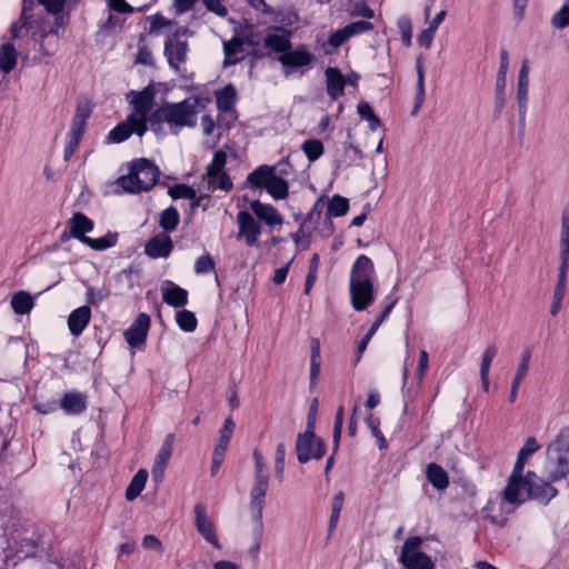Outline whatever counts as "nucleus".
Masks as SVG:
<instances>
[{
	"mask_svg": "<svg viewBox=\"0 0 569 569\" xmlns=\"http://www.w3.org/2000/svg\"><path fill=\"white\" fill-rule=\"evenodd\" d=\"M558 495V490L549 482L539 478L535 472L528 471L523 476V470L513 468L502 497L488 501L483 511L491 522L502 525L513 508L529 499L547 505Z\"/></svg>",
	"mask_w": 569,
	"mask_h": 569,
	"instance_id": "f257e3e1",
	"label": "nucleus"
},
{
	"mask_svg": "<svg viewBox=\"0 0 569 569\" xmlns=\"http://www.w3.org/2000/svg\"><path fill=\"white\" fill-rule=\"evenodd\" d=\"M130 94L132 96L130 100L132 111L127 116L126 120L119 122L110 130L107 136L108 143L123 142L133 133L142 137L148 130V116L153 107L156 90L149 84L141 91H131Z\"/></svg>",
	"mask_w": 569,
	"mask_h": 569,
	"instance_id": "f03ea898",
	"label": "nucleus"
},
{
	"mask_svg": "<svg viewBox=\"0 0 569 569\" xmlns=\"http://www.w3.org/2000/svg\"><path fill=\"white\" fill-rule=\"evenodd\" d=\"M373 262L366 254H360L350 270L349 295L350 303L356 311L368 309L375 301Z\"/></svg>",
	"mask_w": 569,
	"mask_h": 569,
	"instance_id": "7ed1b4c3",
	"label": "nucleus"
},
{
	"mask_svg": "<svg viewBox=\"0 0 569 569\" xmlns=\"http://www.w3.org/2000/svg\"><path fill=\"white\" fill-rule=\"evenodd\" d=\"M199 111V99H184L177 103L162 104L150 114L149 122L153 131H157L160 124L164 122L168 124L171 133L178 134L182 128H192L197 124Z\"/></svg>",
	"mask_w": 569,
	"mask_h": 569,
	"instance_id": "20e7f679",
	"label": "nucleus"
},
{
	"mask_svg": "<svg viewBox=\"0 0 569 569\" xmlns=\"http://www.w3.org/2000/svg\"><path fill=\"white\" fill-rule=\"evenodd\" d=\"M159 174L158 167L150 160L142 158L134 161L129 173L119 177L117 183L126 192L139 193L153 188L158 182Z\"/></svg>",
	"mask_w": 569,
	"mask_h": 569,
	"instance_id": "39448f33",
	"label": "nucleus"
},
{
	"mask_svg": "<svg viewBox=\"0 0 569 569\" xmlns=\"http://www.w3.org/2000/svg\"><path fill=\"white\" fill-rule=\"evenodd\" d=\"M247 183L253 189H264L274 200L286 199L289 194L288 182L276 173V167L261 164L250 172Z\"/></svg>",
	"mask_w": 569,
	"mask_h": 569,
	"instance_id": "423d86ee",
	"label": "nucleus"
},
{
	"mask_svg": "<svg viewBox=\"0 0 569 569\" xmlns=\"http://www.w3.org/2000/svg\"><path fill=\"white\" fill-rule=\"evenodd\" d=\"M425 539L408 537L400 550L399 562L406 569H436L435 560L425 552Z\"/></svg>",
	"mask_w": 569,
	"mask_h": 569,
	"instance_id": "0eeeda50",
	"label": "nucleus"
},
{
	"mask_svg": "<svg viewBox=\"0 0 569 569\" xmlns=\"http://www.w3.org/2000/svg\"><path fill=\"white\" fill-rule=\"evenodd\" d=\"M549 480L552 482L569 476V436L561 435L548 448Z\"/></svg>",
	"mask_w": 569,
	"mask_h": 569,
	"instance_id": "6e6552de",
	"label": "nucleus"
},
{
	"mask_svg": "<svg viewBox=\"0 0 569 569\" xmlns=\"http://www.w3.org/2000/svg\"><path fill=\"white\" fill-rule=\"evenodd\" d=\"M281 64L282 73L284 77H290L293 73L303 74L312 68L316 56L305 44H299L296 48H290L283 54L278 57Z\"/></svg>",
	"mask_w": 569,
	"mask_h": 569,
	"instance_id": "1a4fd4ad",
	"label": "nucleus"
},
{
	"mask_svg": "<svg viewBox=\"0 0 569 569\" xmlns=\"http://www.w3.org/2000/svg\"><path fill=\"white\" fill-rule=\"evenodd\" d=\"M188 34V28L180 27L164 42V57L170 68L177 72H180L187 62L189 46L186 38Z\"/></svg>",
	"mask_w": 569,
	"mask_h": 569,
	"instance_id": "9d476101",
	"label": "nucleus"
},
{
	"mask_svg": "<svg viewBox=\"0 0 569 569\" xmlns=\"http://www.w3.org/2000/svg\"><path fill=\"white\" fill-rule=\"evenodd\" d=\"M296 450L300 463H307L311 459L319 460L326 452L321 438L310 429L298 435Z\"/></svg>",
	"mask_w": 569,
	"mask_h": 569,
	"instance_id": "9b49d317",
	"label": "nucleus"
},
{
	"mask_svg": "<svg viewBox=\"0 0 569 569\" xmlns=\"http://www.w3.org/2000/svg\"><path fill=\"white\" fill-rule=\"evenodd\" d=\"M194 527L197 532L211 546L221 548L217 536L216 526L208 515V507L203 502H197L193 507Z\"/></svg>",
	"mask_w": 569,
	"mask_h": 569,
	"instance_id": "f8f14e48",
	"label": "nucleus"
},
{
	"mask_svg": "<svg viewBox=\"0 0 569 569\" xmlns=\"http://www.w3.org/2000/svg\"><path fill=\"white\" fill-rule=\"evenodd\" d=\"M238 240H242L247 247H254L261 236L260 222L247 210L237 214Z\"/></svg>",
	"mask_w": 569,
	"mask_h": 569,
	"instance_id": "ddd939ff",
	"label": "nucleus"
},
{
	"mask_svg": "<svg viewBox=\"0 0 569 569\" xmlns=\"http://www.w3.org/2000/svg\"><path fill=\"white\" fill-rule=\"evenodd\" d=\"M150 317L142 312L124 331V339L132 350L136 349L141 351L144 349L147 336L150 329Z\"/></svg>",
	"mask_w": 569,
	"mask_h": 569,
	"instance_id": "4468645a",
	"label": "nucleus"
},
{
	"mask_svg": "<svg viewBox=\"0 0 569 569\" xmlns=\"http://www.w3.org/2000/svg\"><path fill=\"white\" fill-rule=\"evenodd\" d=\"M36 8L34 0H23L20 18L12 22L10 27V39L11 41L21 40L23 37L28 36L32 19H33V9Z\"/></svg>",
	"mask_w": 569,
	"mask_h": 569,
	"instance_id": "2eb2a0df",
	"label": "nucleus"
},
{
	"mask_svg": "<svg viewBox=\"0 0 569 569\" xmlns=\"http://www.w3.org/2000/svg\"><path fill=\"white\" fill-rule=\"evenodd\" d=\"M508 67H509L508 52L506 50H502L500 53V64H499L498 73H497L496 90H495V114H496V117H499L505 108Z\"/></svg>",
	"mask_w": 569,
	"mask_h": 569,
	"instance_id": "dca6fc26",
	"label": "nucleus"
},
{
	"mask_svg": "<svg viewBox=\"0 0 569 569\" xmlns=\"http://www.w3.org/2000/svg\"><path fill=\"white\" fill-rule=\"evenodd\" d=\"M268 486L269 479H263L261 477L260 479L254 478V482L250 490V509L260 528H263L262 511L264 508V498Z\"/></svg>",
	"mask_w": 569,
	"mask_h": 569,
	"instance_id": "f3484780",
	"label": "nucleus"
},
{
	"mask_svg": "<svg viewBox=\"0 0 569 569\" xmlns=\"http://www.w3.org/2000/svg\"><path fill=\"white\" fill-rule=\"evenodd\" d=\"M174 443V435L169 433L163 440L151 469V476L153 481L157 483L161 482L164 477L166 468L169 463L170 457L172 455Z\"/></svg>",
	"mask_w": 569,
	"mask_h": 569,
	"instance_id": "a211bd4d",
	"label": "nucleus"
},
{
	"mask_svg": "<svg viewBox=\"0 0 569 569\" xmlns=\"http://www.w3.org/2000/svg\"><path fill=\"white\" fill-rule=\"evenodd\" d=\"M291 32L281 27H270L269 32L263 39V46L270 49L274 53L283 54L288 49L291 48L290 41Z\"/></svg>",
	"mask_w": 569,
	"mask_h": 569,
	"instance_id": "6ab92c4d",
	"label": "nucleus"
},
{
	"mask_svg": "<svg viewBox=\"0 0 569 569\" xmlns=\"http://www.w3.org/2000/svg\"><path fill=\"white\" fill-rule=\"evenodd\" d=\"M250 209L253 217L259 221L272 228L283 223V217L272 204L263 203L260 200L250 202Z\"/></svg>",
	"mask_w": 569,
	"mask_h": 569,
	"instance_id": "aec40b11",
	"label": "nucleus"
},
{
	"mask_svg": "<svg viewBox=\"0 0 569 569\" xmlns=\"http://www.w3.org/2000/svg\"><path fill=\"white\" fill-rule=\"evenodd\" d=\"M173 250V242L169 234L158 233L150 238L144 246V253L152 258H168Z\"/></svg>",
	"mask_w": 569,
	"mask_h": 569,
	"instance_id": "412c9836",
	"label": "nucleus"
},
{
	"mask_svg": "<svg viewBox=\"0 0 569 569\" xmlns=\"http://www.w3.org/2000/svg\"><path fill=\"white\" fill-rule=\"evenodd\" d=\"M161 295L162 301L174 308L183 307L188 302L187 290L170 280L162 283Z\"/></svg>",
	"mask_w": 569,
	"mask_h": 569,
	"instance_id": "4be33fe9",
	"label": "nucleus"
},
{
	"mask_svg": "<svg viewBox=\"0 0 569 569\" xmlns=\"http://www.w3.org/2000/svg\"><path fill=\"white\" fill-rule=\"evenodd\" d=\"M91 319V309L89 306H81L73 311L68 317V328L72 336L79 337L87 326L89 325Z\"/></svg>",
	"mask_w": 569,
	"mask_h": 569,
	"instance_id": "5701e85b",
	"label": "nucleus"
},
{
	"mask_svg": "<svg viewBox=\"0 0 569 569\" xmlns=\"http://www.w3.org/2000/svg\"><path fill=\"white\" fill-rule=\"evenodd\" d=\"M326 74V87L329 97L332 100L339 99L343 94L345 86L347 81L339 69L337 68H327L325 71Z\"/></svg>",
	"mask_w": 569,
	"mask_h": 569,
	"instance_id": "b1692460",
	"label": "nucleus"
},
{
	"mask_svg": "<svg viewBox=\"0 0 569 569\" xmlns=\"http://www.w3.org/2000/svg\"><path fill=\"white\" fill-rule=\"evenodd\" d=\"M569 260H560L558 281L553 291L550 313L556 316L561 309V302L566 291V280Z\"/></svg>",
	"mask_w": 569,
	"mask_h": 569,
	"instance_id": "393cba45",
	"label": "nucleus"
},
{
	"mask_svg": "<svg viewBox=\"0 0 569 569\" xmlns=\"http://www.w3.org/2000/svg\"><path fill=\"white\" fill-rule=\"evenodd\" d=\"M68 227L70 229V236L82 242L83 238H88L86 233L93 229V221L83 213L76 212L68 221Z\"/></svg>",
	"mask_w": 569,
	"mask_h": 569,
	"instance_id": "a878e982",
	"label": "nucleus"
},
{
	"mask_svg": "<svg viewBox=\"0 0 569 569\" xmlns=\"http://www.w3.org/2000/svg\"><path fill=\"white\" fill-rule=\"evenodd\" d=\"M91 114V109L87 104H79L72 119L71 128L68 137L81 140L86 130V123Z\"/></svg>",
	"mask_w": 569,
	"mask_h": 569,
	"instance_id": "bb28decb",
	"label": "nucleus"
},
{
	"mask_svg": "<svg viewBox=\"0 0 569 569\" xmlns=\"http://www.w3.org/2000/svg\"><path fill=\"white\" fill-rule=\"evenodd\" d=\"M61 408L71 415H78L86 409L87 398L80 392H68L60 402Z\"/></svg>",
	"mask_w": 569,
	"mask_h": 569,
	"instance_id": "cd10ccee",
	"label": "nucleus"
},
{
	"mask_svg": "<svg viewBox=\"0 0 569 569\" xmlns=\"http://www.w3.org/2000/svg\"><path fill=\"white\" fill-rule=\"evenodd\" d=\"M18 62V51L13 42H6L0 46V70L4 73L11 72Z\"/></svg>",
	"mask_w": 569,
	"mask_h": 569,
	"instance_id": "c85d7f7f",
	"label": "nucleus"
},
{
	"mask_svg": "<svg viewBox=\"0 0 569 569\" xmlns=\"http://www.w3.org/2000/svg\"><path fill=\"white\" fill-rule=\"evenodd\" d=\"M243 40L239 36H233L230 40L223 42L224 60L223 66H232L240 61L238 54L241 52Z\"/></svg>",
	"mask_w": 569,
	"mask_h": 569,
	"instance_id": "c756f323",
	"label": "nucleus"
},
{
	"mask_svg": "<svg viewBox=\"0 0 569 569\" xmlns=\"http://www.w3.org/2000/svg\"><path fill=\"white\" fill-rule=\"evenodd\" d=\"M10 303L14 313L20 316L29 313L34 306L32 296L22 290L12 296Z\"/></svg>",
	"mask_w": 569,
	"mask_h": 569,
	"instance_id": "7c9ffc66",
	"label": "nucleus"
},
{
	"mask_svg": "<svg viewBox=\"0 0 569 569\" xmlns=\"http://www.w3.org/2000/svg\"><path fill=\"white\" fill-rule=\"evenodd\" d=\"M528 91H529V80H518L517 101H518L519 124L521 128H525V124H526V114H527V109H528Z\"/></svg>",
	"mask_w": 569,
	"mask_h": 569,
	"instance_id": "2f4dec72",
	"label": "nucleus"
},
{
	"mask_svg": "<svg viewBox=\"0 0 569 569\" xmlns=\"http://www.w3.org/2000/svg\"><path fill=\"white\" fill-rule=\"evenodd\" d=\"M428 481L437 489L443 490L449 485L447 472L437 463H429L426 470Z\"/></svg>",
	"mask_w": 569,
	"mask_h": 569,
	"instance_id": "473e14b6",
	"label": "nucleus"
},
{
	"mask_svg": "<svg viewBox=\"0 0 569 569\" xmlns=\"http://www.w3.org/2000/svg\"><path fill=\"white\" fill-rule=\"evenodd\" d=\"M236 89L231 86H224L221 90H219L216 94L217 107L221 111H230L236 103Z\"/></svg>",
	"mask_w": 569,
	"mask_h": 569,
	"instance_id": "72a5a7b5",
	"label": "nucleus"
},
{
	"mask_svg": "<svg viewBox=\"0 0 569 569\" xmlns=\"http://www.w3.org/2000/svg\"><path fill=\"white\" fill-rule=\"evenodd\" d=\"M148 471L146 469H140L133 476L126 491V498L129 501L134 500L142 492L146 487Z\"/></svg>",
	"mask_w": 569,
	"mask_h": 569,
	"instance_id": "f704fd0d",
	"label": "nucleus"
},
{
	"mask_svg": "<svg viewBox=\"0 0 569 569\" xmlns=\"http://www.w3.org/2000/svg\"><path fill=\"white\" fill-rule=\"evenodd\" d=\"M180 221V214L174 207H169L160 213L159 226L163 229V233L176 230Z\"/></svg>",
	"mask_w": 569,
	"mask_h": 569,
	"instance_id": "c9c22d12",
	"label": "nucleus"
},
{
	"mask_svg": "<svg viewBox=\"0 0 569 569\" xmlns=\"http://www.w3.org/2000/svg\"><path fill=\"white\" fill-rule=\"evenodd\" d=\"M313 230V226H308V221H302L299 229L291 234V238L302 250H307L310 247Z\"/></svg>",
	"mask_w": 569,
	"mask_h": 569,
	"instance_id": "e433bc0d",
	"label": "nucleus"
},
{
	"mask_svg": "<svg viewBox=\"0 0 569 569\" xmlns=\"http://www.w3.org/2000/svg\"><path fill=\"white\" fill-rule=\"evenodd\" d=\"M206 179L208 180V192L206 193L204 197H208L209 192H211L216 189H220L224 192H229L233 188V182H232L230 176L226 171L220 172L219 174H217L214 177L206 178Z\"/></svg>",
	"mask_w": 569,
	"mask_h": 569,
	"instance_id": "4c0bfd02",
	"label": "nucleus"
},
{
	"mask_svg": "<svg viewBox=\"0 0 569 569\" xmlns=\"http://www.w3.org/2000/svg\"><path fill=\"white\" fill-rule=\"evenodd\" d=\"M540 448L535 438H528L518 453V458L513 466L517 470H523L527 459Z\"/></svg>",
	"mask_w": 569,
	"mask_h": 569,
	"instance_id": "58836bf2",
	"label": "nucleus"
},
{
	"mask_svg": "<svg viewBox=\"0 0 569 569\" xmlns=\"http://www.w3.org/2000/svg\"><path fill=\"white\" fill-rule=\"evenodd\" d=\"M357 112L361 119L368 121V127L371 131H376L380 127V119L376 116L373 109L367 101H361L358 103Z\"/></svg>",
	"mask_w": 569,
	"mask_h": 569,
	"instance_id": "ea45409f",
	"label": "nucleus"
},
{
	"mask_svg": "<svg viewBox=\"0 0 569 569\" xmlns=\"http://www.w3.org/2000/svg\"><path fill=\"white\" fill-rule=\"evenodd\" d=\"M417 69V91H416V103L412 114H416L420 109L421 104L425 100V71L423 66L420 59L417 60L416 63Z\"/></svg>",
	"mask_w": 569,
	"mask_h": 569,
	"instance_id": "a19ab883",
	"label": "nucleus"
},
{
	"mask_svg": "<svg viewBox=\"0 0 569 569\" xmlns=\"http://www.w3.org/2000/svg\"><path fill=\"white\" fill-rule=\"evenodd\" d=\"M226 163H227V153L223 150H217L213 153L211 162L207 167L204 178H211V177L219 174L220 172H224Z\"/></svg>",
	"mask_w": 569,
	"mask_h": 569,
	"instance_id": "79ce46f5",
	"label": "nucleus"
},
{
	"mask_svg": "<svg viewBox=\"0 0 569 569\" xmlns=\"http://www.w3.org/2000/svg\"><path fill=\"white\" fill-rule=\"evenodd\" d=\"M301 150L306 154L307 159L310 162H313L323 154L325 148L320 140L308 139L302 143Z\"/></svg>",
	"mask_w": 569,
	"mask_h": 569,
	"instance_id": "37998d69",
	"label": "nucleus"
},
{
	"mask_svg": "<svg viewBox=\"0 0 569 569\" xmlns=\"http://www.w3.org/2000/svg\"><path fill=\"white\" fill-rule=\"evenodd\" d=\"M349 210V201L347 198L335 194L328 202V217H341Z\"/></svg>",
	"mask_w": 569,
	"mask_h": 569,
	"instance_id": "c03bdc74",
	"label": "nucleus"
},
{
	"mask_svg": "<svg viewBox=\"0 0 569 569\" xmlns=\"http://www.w3.org/2000/svg\"><path fill=\"white\" fill-rule=\"evenodd\" d=\"M349 39L345 28L335 31L326 42L322 43V50L326 54H331L337 48L343 44Z\"/></svg>",
	"mask_w": 569,
	"mask_h": 569,
	"instance_id": "a18cd8bd",
	"label": "nucleus"
},
{
	"mask_svg": "<svg viewBox=\"0 0 569 569\" xmlns=\"http://www.w3.org/2000/svg\"><path fill=\"white\" fill-rule=\"evenodd\" d=\"M560 260H569V214L561 218Z\"/></svg>",
	"mask_w": 569,
	"mask_h": 569,
	"instance_id": "49530a36",
	"label": "nucleus"
},
{
	"mask_svg": "<svg viewBox=\"0 0 569 569\" xmlns=\"http://www.w3.org/2000/svg\"><path fill=\"white\" fill-rule=\"evenodd\" d=\"M176 320L179 328L186 332H192L197 328V319L193 312L189 310L178 311Z\"/></svg>",
	"mask_w": 569,
	"mask_h": 569,
	"instance_id": "de8ad7c7",
	"label": "nucleus"
},
{
	"mask_svg": "<svg viewBox=\"0 0 569 569\" xmlns=\"http://www.w3.org/2000/svg\"><path fill=\"white\" fill-rule=\"evenodd\" d=\"M345 496L343 492L339 491L332 500V509L329 522V531H333L337 527L341 509L343 507Z\"/></svg>",
	"mask_w": 569,
	"mask_h": 569,
	"instance_id": "09e8293b",
	"label": "nucleus"
},
{
	"mask_svg": "<svg viewBox=\"0 0 569 569\" xmlns=\"http://www.w3.org/2000/svg\"><path fill=\"white\" fill-rule=\"evenodd\" d=\"M276 22L280 23V27L286 29L293 27L299 21V16L296 11L288 9L281 10L276 14Z\"/></svg>",
	"mask_w": 569,
	"mask_h": 569,
	"instance_id": "8fccbe9b",
	"label": "nucleus"
},
{
	"mask_svg": "<svg viewBox=\"0 0 569 569\" xmlns=\"http://www.w3.org/2000/svg\"><path fill=\"white\" fill-rule=\"evenodd\" d=\"M109 297V290H107L104 287L102 288H94V287H88L86 292V300L88 302L87 306H98L100 302H102L106 298Z\"/></svg>",
	"mask_w": 569,
	"mask_h": 569,
	"instance_id": "3c124183",
	"label": "nucleus"
},
{
	"mask_svg": "<svg viewBox=\"0 0 569 569\" xmlns=\"http://www.w3.org/2000/svg\"><path fill=\"white\" fill-rule=\"evenodd\" d=\"M168 193L174 200L194 199L196 197V190L192 187L182 183L170 187Z\"/></svg>",
	"mask_w": 569,
	"mask_h": 569,
	"instance_id": "603ef678",
	"label": "nucleus"
},
{
	"mask_svg": "<svg viewBox=\"0 0 569 569\" xmlns=\"http://www.w3.org/2000/svg\"><path fill=\"white\" fill-rule=\"evenodd\" d=\"M82 243L87 244L93 250H106L114 244V241L109 236H103L101 238H83Z\"/></svg>",
	"mask_w": 569,
	"mask_h": 569,
	"instance_id": "864d4df0",
	"label": "nucleus"
},
{
	"mask_svg": "<svg viewBox=\"0 0 569 569\" xmlns=\"http://www.w3.org/2000/svg\"><path fill=\"white\" fill-rule=\"evenodd\" d=\"M343 28H345L346 33L349 34V38H351L353 36L361 34V33L372 30L373 24L369 21L359 20V21L351 22Z\"/></svg>",
	"mask_w": 569,
	"mask_h": 569,
	"instance_id": "5fc2aeb1",
	"label": "nucleus"
},
{
	"mask_svg": "<svg viewBox=\"0 0 569 569\" xmlns=\"http://www.w3.org/2000/svg\"><path fill=\"white\" fill-rule=\"evenodd\" d=\"M214 270V261L210 254L200 256L194 263V272L197 274L209 273Z\"/></svg>",
	"mask_w": 569,
	"mask_h": 569,
	"instance_id": "6e6d98bb",
	"label": "nucleus"
},
{
	"mask_svg": "<svg viewBox=\"0 0 569 569\" xmlns=\"http://www.w3.org/2000/svg\"><path fill=\"white\" fill-rule=\"evenodd\" d=\"M497 352L498 349L496 345H489L486 347L481 356L480 372H490V366L497 356Z\"/></svg>",
	"mask_w": 569,
	"mask_h": 569,
	"instance_id": "4d7b16f0",
	"label": "nucleus"
},
{
	"mask_svg": "<svg viewBox=\"0 0 569 569\" xmlns=\"http://www.w3.org/2000/svg\"><path fill=\"white\" fill-rule=\"evenodd\" d=\"M108 7L112 11L126 14L133 13L134 11H142L144 8L140 7L136 9L132 6H130L126 0H108Z\"/></svg>",
	"mask_w": 569,
	"mask_h": 569,
	"instance_id": "13d9d810",
	"label": "nucleus"
},
{
	"mask_svg": "<svg viewBox=\"0 0 569 569\" xmlns=\"http://www.w3.org/2000/svg\"><path fill=\"white\" fill-rule=\"evenodd\" d=\"M556 29H563L569 26V6L565 4L551 19Z\"/></svg>",
	"mask_w": 569,
	"mask_h": 569,
	"instance_id": "bf43d9fd",
	"label": "nucleus"
},
{
	"mask_svg": "<svg viewBox=\"0 0 569 569\" xmlns=\"http://www.w3.org/2000/svg\"><path fill=\"white\" fill-rule=\"evenodd\" d=\"M351 17H363L367 19H372L375 17V11L367 6L365 1H357L350 11Z\"/></svg>",
	"mask_w": 569,
	"mask_h": 569,
	"instance_id": "052dcab7",
	"label": "nucleus"
},
{
	"mask_svg": "<svg viewBox=\"0 0 569 569\" xmlns=\"http://www.w3.org/2000/svg\"><path fill=\"white\" fill-rule=\"evenodd\" d=\"M323 207L325 203L322 199H318L303 221H308V226H313L316 228L317 221L320 219Z\"/></svg>",
	"mask_w": 569,
	"mask_h": 569,
	"instance_id": "680f3d73",
	"label": "nucleus"
},
{
	"mask_svg": "<svg viewBox=\"0 0 569 569\" xmlns=\"http://www.w3.org/2000/svg\"><path fill=\"white\" fill-rule=\"evenodd\" d=\"M398 28L401 33L402 41L406 46H409L411 43L412 38V29H411V21L409 18H401L398 21Z\"/></svg>",
	"mask_w": 569,
	"mask_h": 569,
	"instance_id": "e2e57ef3",
	"label": "nucleus"
},
{
	"mask_svg": "<svg viewBox=\"0 0 569 569\" xmlns=\"http://www.w3.org/2000/svg\"><path fill=\"white\" fill-rule=\"evenodd\" d=\"M231 437L232 429H223L218 440V443L214 447L213 453H220L222 456H226V451Z\"/></svg>",
	"mask_w": 569,
	"mask_h": 569,
	"instance_id": "0e129e2a",
	"label": "nucleus"
},
{
	"mask_svg": "<svg viewBox=\"0 0 569 569\" xmlns=\"http://www.w3.org/2000/svg\"><path fill=\"white\" fill-rule=\"evenodd\" d=\"M253 461H254V478L260 479V477H261L263 479H269L267 470H266V465L263 462V457H262L261 452H259L258 450L253 451Z\"/></svg>",
	"mask_w": 569,
	"mask_h": 569,
	"instance_id": "69168bd1",
	"label": "nucleus"
},
{
	"mask_svg": "<svg viewBox=\"0 0 569 569\" xmlns=\"http://www.w3.org/2000/svg\"><path fill=\"white\" fill-rule=\"evenodd\" d=\"M44 9L54 16H58L64 8L66 0H37Z\"/></svg>",
	"mask_w": 569,
	"mask_h": 569,
	"instance_id": "338daca9",
	"label": "nucleus"
},
{
	"mask_svg": "<svg viewBox=\"0 0 569 569\" xmlns=\"http://www.w3.org/2000/svg\"><path fill=\"white\" fill-rule=\"evenodd\" d=\"M203 4L209 11L216 13L219 17L223 18L228 14V9L221 2V0H203Z\"/></svg>",
	"mask_w": 569,
	"mask_h": 569,
	"instance_id": "774afa93",
	"label": "nucleus"
}]
</instances>
